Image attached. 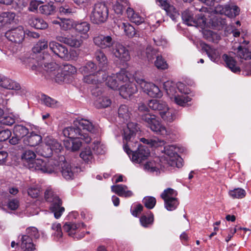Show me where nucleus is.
<instances>
[{
	"instance_id": "41",
	"label": "nucleus",
	"mask_w": 251,
	"mask_h": 251,
	"mask_svg": "<svg viewBox=\"0 0 251 251\" xmlns=\"http://www.w3.org/2000/svg\"><path fill=\"white\" fill-rule=\"evenodd\" d=\"M39 10L43 14L50 15L54 13L55 7L52 3H48V4L40 6Z\"/></svg>"
},
{
	"instance_id": "46",
	"label": "nucleus",
	"mask_w": 251,
	"mask_h": 251,
	"mask_svg": "<svg viewBox=\"0 0 251 251\" xmlns=\"http://www.w3.org/2000/svg\"><path fill=\"white\" fill-rule=\"evenodd\" d=\"M65 74L69 79H71V76L76 72V68L70 64L64 65L62 68H61Z\"/></svg>"
},
{
	"instance_id": "59",
	"label": "nucleus",
	"mask_w": 251,
	"mask_h": 251,
	"mask_svg": "<svg viewBox=\"0 0 251 251\" xmlns=\"http://www.w3.org/2000/svg\"><path fill=\"white\" fill-rule=\"evenodd\" d=\"M27 193L31 198H37L40 195V188L37 186H31L28 189Z\"/></svg>"
},
{
	"instance_id": "62",
	"label": "nucleus",
	"mask_w": 251,
	"mask_h": 251,
	"mask_svg": "<svg viewBox=\"0 0 251 251\" xmlns=\"http://www.w3.org/2000/svg\"><path fill=\"white\" fill-rule=\"evenodd\" d=\"M167 14L172 19H174L175 16L177 14V11L176 8L173 5L170 3L164 9Z\"/></svg>"
},
{
	"instance_id": "19",
	"label": "nucleus",
	"mask_w": 251,
	"mask_h": 251,
	"mask_svg": "<svg viewBox=\"0 0 251 251\" xmlns=\"http://www.w3.org/2000/svg\"><path fill=\"white\" fill-rule=\"evenodd\" d=\"M42 141V136L32 131L31 132H29V134L24 138V139L22 141V143L25 147L27 146L35 147L39 145Z\"/></svg>"
},
{
	"instance_id": "31",
	"label": "nucleus",
	"mask_w": 251,
	"mask_h": 251,
	"mask_svg": "<svg viewBox=\"0 0 251 251\" xmlns=\"http://www.w3.org/2000/svg\"><path fill=\"white\" fill-rule=\"evenodd\" d=\"M160 116L165 123H171L176 118V111L168 107L167 110L160 113Z\"/></svg>"
},
{
	"instance_id": "27",
	"label": "nucleus",
	"mask_w": 251,
	"mask_h": 251,
	"mask_svg": "<svg viewBox=\"0 0 251 251\" xmlns=\"http://www.w3.org/2000/svg\"><path fill=\"white\" fill-rule=\"evenodd\" d=\"M111 190L120 197H129L133 194L131 191L127 190V187L125 185H113Z\"/></svg>"
},
{
	"instance_id": "24",
	"label": "nucleus",
	"mask_w": 251,
	"mask_h": 251,
	"mask_svg": "<svg viewBox=\"0 0 251 251\" xmlns=\"http://www.w3.org/2000/svg\"><path fill=\"white\" fill-rule=\"evenodd\" d=\"M148 106L152 110L158 111L159 115L161 112L167 110L168 107L165 102L157 100H150L148 103Z\"/></svg>"
},
{
	"instance_id": "21",
	"label": "nucleus",
	"mask_w": 251,
	"mask_h": 251,
	"mask_svg": "<svg viewBox=\"0 0 251 251\" xmlns=\"http://www.w3.org/2000/svg\"><path fill=\"white\" fill-rule=\"evenodd\" d=\"M119 93L124 99L130 98L133 94L137 92V88L135 84L132 83H126L120 86Z\"/></svg>"
},
{
	"instance_id": "9",
	"label": "nucleus",
	"mask_w": 251,
	"mask_h": 251,
	"mask_svg": "<svg viewBox=\"0 0 251 251\" xmlns=\"http://www.w3.org/2000/svg\"><path fill=\"white\" fill-rule=\"evenodd\" d=\"M40 234L35 227H29L26 229V234L23 235L21 238V247L24 251H34L35 245L33 243L32 238L38 239Z\"/></svg>"
},
{
	"instance_id": "44",
	"label": "nucleus",
	"mask_w": 251,
	"mask_h": 251,
	"mask_svg": "<svg viewBox=\"0 0 251 251\" xmlns=\"http://www.w3.org/2000/svg\"><path fill=\"white\" fill-rule=\"evenodd\" d=\"M203 37L209 42H216L220 40V36L213 31L206 30L203 32Z\"/></svg>"
},
{
	"instance_id": "4",
	"label": "nucleus",
	"mask_w": 251,
	"mask_h": 251,
	"mask_svg": "<svg viewBox=\"0 0 251 251\" xmlns=\"http://www.w3.org/2000/svg\"><path fill=\"white\" fill-rule=\"evenodd\" d=\"M141 120L152 131L164 137L169 135L171 131L162 125L154 115L150 112L139 114Z\"/></svg>"
},
{
	"instance_id": "23",
	"label": "nucleus",
	"mask_w": 251,
	"mask_h": 251,
	"mask_svg": "<svg viewBox=\"0 0 251 251\" xmlns=\"http://www.w3.org/2000/svg\"><path fill=\"white\" fill-rule=\"evenodd\" d=\"M181 85H183V84L181 83L176 85L174 82L167 81L164 83L163 87L166 90L167 94L171 98L173 99L176 93V88H177L181 93H182V90L180 89V87Z\"/></svg>"
},
{
	"instance_id": "39",
	"label": "nucleus",
	"mask_w": 251,
	"mask_h": 251,
	"mask_svg": "<svg viewBox=\"0 0 251 251\" xmlns=\"http://www.w3.org/2000/svg\"><path fill=\"white\" fill-rule=\"evenodd\" d=\"M118 115L123 122H127L130 119V113L126 105H121L118 109Z\"/></svg>"
},
{
	"instance_id": "53",
	"label": "nucleus",
	"mask_w": 251,
	"mask_h": 251,
	"mask_svg": "<svg viewBox=\"0 0 251 251\" xmlns=\"http://www.w3.org/2000/svg\"><path fill=\"white\" fill-rule=\"evenodd\" d=\"M80 157L86 162L88 163L93 159V154L90 148H85L80 153Z\"/></svg>"
},
{
	"instance_id": "51",
	"label": "nucleus",
	"mask_w": 251,
	"mask_h": 251,
	"mask_svg": "<svg viewBox=\"0 0 251 251\" xmlns=\"http://www.w3.org/2000/svg\"><path fill=\"white\" fill-rule=\"evenodd\" d=\"M154 65L157 69L160 70H165L168 67V64L161 55L157 56Z\"/></svg>"
},
{
	"instance_id": "30",
	"label": "nucleus",
	"mask_w": 251,
	"mask_h": 251,
	"mask_svg": "<svg viewBox=\"0 0 251 251\" xmlns=\"http://www.w3.org/2000/svg\"><path fill=\"white\" fill-rule=\"evenodd\" d=\"M15 14L11 12H3L0 15V28L10 24L14 20Z\"/></svg>"
},
{
	"instance_id": "20",
	"label": "nucleus",
	"mask_w": 251,
	"mask_h": 251,
	"mask_svg": "<svg viewBox=\"0 0 251 251\" xmlns=\"http://www.w3.org/2000/svg\"><path fill=\"white\" fill-rule=\"evenodd\" d=\"M73 29L77 33L82 36L83 39H87L88 32L90 30V24L85 21L75 22L72 25Z\"/></svg>"
},
{
	"instance_id": "17",
	"label": "nucleus",
	"mask_w": 251,
	"mask_h": 251,
	"mask_svg": "<svg viewBox=\"0 0 251 251\" xmlns=\"http://www.w3.org/2000/svg\"><path fill=\"white\" fill-rule=\"evenodd\" d=\"M61 166L62 176L68 180L73 179L78 170L80 169L77 167L72 166L67 162H63L61 164Z\"/></svg>"
},
{
	"instance_id": "43",
	"label": "nucleus",
	"mask_w": 251,
	"mask_h": 251,
	"mask_svg": "<svg viewBox=\"0 0 251 251\" xmlns=\"http://www.w3.org/2000/svg\"><path fill=\"white\" fill-rule=\"evenodd\" d=\"M176 103L181 106H185L187 102L190 101L191 99L185 95H175L173 98Z\"/></svg>"
},
{
	"instance_id": "63",
	"label": "nucleus",
	"mask_w": 251,
	"mask_h": 251,
	"mask_svg": "<svg viewBox=\"0 0 251 251\" xmlns=\"http://www.w3.org/2000/svg\"><path fill=\"white\" fill-rule=\"evenodd\" d=\"M92 148L93 151L97 154H103L104 152V147L99 141H95L93 143Z\"/></svg>"
},
{
	"instance_id": "11",
	"label": "nucleus",
	"mask_w": 251,
	"mask_h": 251,
	"mask_svg": "<svg viewBox=\"0 0 251 251\" xmlns=\"http://www.w3.org/2000/svg\"><path fill=\"white\" fill-rule=\"evenodd\" d=\"M136 82L139 84L144 92L151 97H159L161 93L159 88L152 83L146 82L144 79L135 77Z\"/></svg>"
},
{
	"instance_id": "52",
	"label": "nucleus",
	"mask_w": 251,
	"mask_h": 251,
	"mask_svg": "<svg viewBox=\"0 0 251 251\" xmlns=\"http://www.w3.org/2000/svg\"><path fill=\"white\" fill-rule=\"evenodd\" d=\"M38 153L41 156L48 158L52 155L53 151L50 148L47 144L45 143V145L43 146L42 149L38 151Z\"/></svg>"
},
{
	"instance_id": "5",
	"label": "nucleus",
	"mask_w": 251,
	"mask_h": 251,
	"mask_svg": "<svg viewBox=\"0 0 251 251\" xmlns=\"http://www.w3.org/2000/svg\"><path fill=\"white\" fill-rule=\"evenodd\" d=\"M48 46L47 41H39L33 48L32 57L29 58V62L32 64L31 65L32 70L37 71H41V68H43V66H44V61L42 59L43 56L48 53L45 52L41 53L40 52L42 50L47 49Z\"/></svg>"
},
{
	"instance_id": "56",
	"label": "nucleus",
	"mask_w": 251,
	"mask_h": 251,
	"mask_svg": "<svg viewBox=\"0 0 251 251\" xmlns=\"http://www.w3.org/2000/svg\"><path fill=\"white\" fill-rule=\"evenodd\" d=\"M146 55L149 61H152L155 58H157L159 54L155 49L151 47L147 48L146 49Z\"/></svg>"
},
{
	"instance_id": "8",
	"label": "nucleus",
	"mask_w": 251,
	"mask_h": 251,
	"mask_svg": "<svg viewBox=\"0 0 251 251\" xmlns=\"http://www.w3.org/2000/svg\"><path fill=\"white\" fill-rule=\"evenodd\" d=\"M58 165V162L53 159H50L47 161L37 159L33 164H30L29 169L43 173L52 174L56 171Z\"/></svg>"
},
{
	"instance_id": "34",
	"label": "nucleus",
	"mask_w": 251,
	"mask_h": 251,
	"mask_svg": "<svg viewBox=\"0 0 251 251\" xmlns=\"http://www.w3.org/2000/svg\"><path fill=\"white\" fill-rule=\"evenodd\" d=\"M223 58L225 61L227 66L232 72L235 73L240 72V68L236 66V62L232 57L229 56L226 54H224L223 56Z\"/></svg>"
},
{
	"instance_id": "26",
	"label": "nucleus",
	"mask_w": 251,
	"mask_h": 251,
	"mask_svg": "<svg viewBox=\"0 0 251 251\" xmlns=\"http://www.w3.org/2000/svg\"><path fill=\"white\" fill-rule=\"evenodd\" d=\"M36 157L35 153L31 150L25 151L22 155V159L25 165L29 169L30 164H33Z\"/></svg>"
},
{
	"instance_id": "64",
	"label": "nucleus",
	"mask_w": 251,
	"mask_h": 251,
	"mask_svg": "<svg viewBox=\"0 0 251 251\" xmlns=\"http://www.w3.org/2000/svg\"><path fill=\"white\" fill-rule=\"evenodd\" d=\"M126 4V2H123L122 3L117 2L113 6V9L115 13L117 14H122L124 10L126 9V6L124 5V4Z\"/></svg>"
},
{
	"instance_id": "54",
	"label": "nucleus",
	"mask_w": 251,
	"mask_h": 251,
	"mask_svg": "<svg viewBox=\"0 0 251 251\" xmlns=\"http://www.w3.org/2000/svg\"><path fill=\"white\" fill-rule=\"evenodd\" d=\"M143 202L147 208L152 209L156 204V199L153 197H146L143 199Z\"/></svg>"
},
{
	"instance_id": "61",
	"label": "nucleus",
	"mask_w": 251,
	"mask_h": 251,
	"mask_svg": "<svg viewBox=\"0 0 251 251\" xmlns=\"http://www.w3.org/2000/svg\"><path fill=\"white\" fill-rule=\"evenodd\" d=\"M84 75L83 80L85 82L93 84L98 83L95 73Z\"/></svg>"
},
{
	"instance_id": "28",
	"label": "nucleus",
	"mask_w": 251,
	"mask_h": 251,
	"mask_svg": "<svg viewBox=\"0 0 251 251\" xmlns=\"http://www.w3.org/2000/svg\"><path fill=\"white\" fill-rule=\"evenodd\" d=\"M45 143L47 144L55 153L61 152L63 148L61 143L51 137L48 136L45 139Z\"/></svg>"
},
{
	"instance_id": "42",
	"label": "nucleus",
	"mask_w": 251,
	"mask_h": 251,
	"mask_svg": "<svg viewBox=\"0 0 251 251\" xmlns=\"http://www.w3.org/2000/svg\"><path fill=\"white\" fill-rule=\"evenodd\" d=\"M179 204L177 198H172L171 200L164 201V206L168 211L175 210Z\"/></svg>"
},
{
	"instance_id": "47",
	"label": "nucleus",
	"mask_w": 251,
	"mask_h": 251,
	"mask_svg": "<svg viewBox=\"0 0 251 251\" xmlns=\"http://www.w3.org/2000/svg\"><path fill=\"white\" fill-rule=\"evenodd\" d=\"M140 223L144 227H148L151 225L153 222V215L151 212L147 215H143L141 217Z\"/></svg>"
},
{
	"instance_id": "37",
	"label": "nucleus",
	"mask_w": 251,
	"mask_h": 251,
	"mask_svg": "<svg viewBox=\"0 0 251 251\" xmlns=\"http://www.w3.org/2000/svg\"><path fill=\"white\" fill-rule=\"evenodd\" d=\"M97 66L95 64L91 61H89L84 66L79 68V71L83 75H88L95 73L94 72Z\"/></svg>"
},
{
	"instance_id": "57",
	"label": "nucleus",
	"mask_w": 251,
	"mask_h": 251,
	"mask_svg": "<svg viewBox=\"0 0 251 251\" xmlns=\"http://www.w3.org/2000/svg\"><path fill=\"white\" fill-rule=\"evenodd\" d=\"M11 136V132L7 128L2 127L0 128V142H3L9 138Z\"/></svg>"
},
{
	"instance_id": "22",
	"label": "nucleus",
	"mask_w": 251,
	"mask_h": 251,
	"mask_svg": "<svg viewBox=\"0 0 251 251\" xmlns=\"http://www.w3.org/2000/svg\"><path fill=\"white\" fill-rule=\"evenodd\" d=\"M0 86L15 91L20 90L22 88L19 83L5 76H0Z\"/></svg>"
},
{
	"instance_id": "58",
	"label": "nucleus",
	"mask_w": 251,
	"mask_h": 251,
	"mask_svg": "<svg viewBox=\"0 0 251 251\" xmlns=\"http://www.w3.org/2000/svg\"><path fill=\"white\" fill-rule=\"evenodd\" d=\"M101 68V70H100L95 74L98 83L106 81V78L108 76L105 72L107 68L105 69H104L103 68Z\"/></svg>"
},
{
	"instance_id": "14",
	"label": "nucleus",
	"mask_w": 251,
	"mask_h": 251,
	"mask_svg": "<svg viewBox=\"0 0 251 251\" xmlns=\"http://www.w3.org/2000/svg\"><path fill=\"white\" fill-rule=\"evenodd\" d=\"M176 150V148L175 146L167 145L164 147L163 151L165 155L164 158L170 166H173L176 164L177 167H179L176 162V159L178 157Z\"/></svg>"
},
{
	"instance_id": "45",
	"label": "nucleus",
	"mask_w": 251,
	"mask_h": 251,
	"mask_svg": "<svg viewBox=\"0 0 251 251\" xmlns=\"http://www.w3.org/2000/svg\"><path fill=\"white\" fill-rule=\"evenodd\" d=\"M106 83L108 87L113 90L117 89L119 86V83L115 75L107 76L106 79Z\"/></svg>"
},
{
	"instance_id": "55",
	"label": "nucleus",
	"mask_w": 251,
	"mask_h": 251,
	"mask_svg": "<svg viewBox=\"0 0 251 251\" xmlns=\"http://www.w3.org/2000/svg\"><path fill=\"white\" fill-rule=\"evenodd\" d=\"M41 100L44 104L50 107H55L56 103V101L54 100L45 95H42Z\"/></svg>"
},
{
	"instance_id": "33",
	"label": "nucleus",
	"mask_w": 251,
	"mask_h": 251,
	"mask_svg": "<svg viewBox=\"0 0 251 251\" xmlns=\"http://www.w3.org/2000/svg\"><path fill=\"white\" fill-rule=\"evenodd\" d=\"M202 50L206 52V54L212 61L217 62L219 60L220 53L217 50L212 48L207 44H205L204 46L202 47Z\"/></svg>"
},
{
	"instance_id": "13",
	"label": "nucleus",
	"mask_w": 251,
	"mask_h": 251,
	"mask_svg": "<svg viewBox=\"0 0 251 251\" xmlns=\"http://www.w3.org/2000/svg\"><path fill=\"white\" fill-rule=\"evenodd\" d=\"M25 32L22 26H19L7 31L5 37L12 42L21 43L25 37Z\"/></svg>"
},
{
	"instance_id": "3",
	"label": "nucleus",
	"mask_w": 251,
	"mask_h": 251,
	"mask_svg": "<svg viewBox=\"0 0 251 251\" xmlns=\"http://www.w3.org/2000/svg\"><path fill=\"white\" fill-rule=\"evenodd\" d=\"M42 59L44 61V66L42 68L48 73L50 76L54 78L56 82H69V78L65 75L58 65L52 61V57L49 54H46L43 56Z\"/></svg>"
},
{
	"instance_id": "48",
	"label": "nucleus",
	"mask_w": 251,
	"mask_h": 251,
	"mask_svg": "<svg viewBox=\"0 0 251 251\" xmlns=\"http://www.w3.org/2000/svg\"><path fill=\"white\" fill-rule=\"evenodd\" d=\"M229 195L233 199H242L246 196L245 191L242 188H236L229 191Z\"/></svg>"
},
{
	"instance_id": "36",
	"label": "nucleus",
	"mask_w": 251,
	"mask_h": 251,
	"mask_svg": "<svg viewBox=\"0 0 251 251\" xmlns=\"http://www.w3.org/2000/svg\"><path fill=\"white\" fill-rule=\"evenodd\" d=\"M30 25L37 29H44L48 27V24L42 19L34 17L29 21Z\"/></svg>"
},
{
	"instance_id": "60",
	"label": "nucleus",
	"mask_w": 251,
	"mask_h": 251,
	"mask_svg": "<svg viewBox=\"0 0 251 251\" xmlns=\"http://www.w3.org/2000/svg\"><path fill=\"white\" fill-rule=\"evenodd\" d=\"M15 122L14 118L10 116H4L2 115L0 117V123L3 125L7 126H11Z\"/></svg>"
},
{
	"instance_id": "38",
	"label": "nucleus",
	"mask_w": 251,
	"mask_h": 251,
	"mask_svg": "<svg viewBox=\"0 0 251 251\" xmlns=\"http://www.w3.org/2000/svg\"><path fill=\"white\" fill-rule=\"evenodd\" d=\"M177 192L171 188H168L165 189L160 195L161 198L164 201L171 200L172 198H177Z\"/></svg>"
},
{
	"instance_id": "1",
	"label": "nucleus",
	"mask_w": 251,
	"mask_h": 251,
	"mask_svg": "<svg viewBox=\"0 0 251 251\" xmlns=\"http://www.w3.org/2000/svg\"><path fill=\"white\" fill-rule=\"evenodd\" d=\"M137 131V125L136 123L129 122L126 124V127L123 128L124 140L127 142L124 146V149L126 153L130 156L132 153V161L136 163H141L146 160L150 155V152L148 148L142 145H138V149L132 151L129 147L132 145V143H138L136 141H134L135 134Z\"/></svg>"
},
{
	"instance_id": "29",
	"label": "nucleus",
	"mask_w": 251,
	"mask_h": 251,
	"mask_svg": "<svg viewBox=\"0 0 251 251\" xmlns=\"http://www.w3.org/2000/svg\"><path fill=\"white\" fill-rule=\"evenodd\" d=\"M82 35H68L67 38L66 45L69 46L79 48L83 43Z\"/></svg>"
},
{
	"instance_id": "40",
	"label": "nucleus",
	"mask_w": 251,
	"mask_h": 251,
	"mask_svg": "<svg viewBox=\"0 0 251 251\" xmlns=\"http://www.w3.org/2000/svg\"><path fill=\"white\" fill-rule=\"evenodd\" d=\"M123 28L126 34L130 38L139 36L135 28L129 24L123 23Z\"/></svg>"
},
{
	"instance_id": "50",
	"label": "nucleus",
	"mask_w": 251,
	"mask_h": 251,
	"mask_svg": "<svg viewBox=\"0 0 251 251\" xmlns=\"http://www.w3.org/2000/svg\"><path fill=\"white\" fill-rule=\"evenodd\" d=\"M237 55L241 58L245 60L251 59V55L247 49H243L241 46L237 48Z\"/></svg>"
},
{
	"instance_id": "25",
	"label": "nucleus",
	"mask_w": 251,
	"mask_h": 251,
	"mask_svg": "<svg viewBox=\"0 0 251 251\" xmlns=\"http://www.w3.org/2000/svg\"><path fill=\"white\" fill-rule=\"evenodd\" d=\"M209 26L217 30L222 29L226 25L225 19L219 15L212 16L209 22Z\"/></svg>"
},
{
	"instance_id": "2",
	"label": "nucleus",
	"mask_w": 251,
	"mask_h": 251,
	"mask_svg": "<svg viewBox=\"0 0 251 251\" xmlns=\"http://www.w3.org/2000/svg\"><path fill=\"white\" fill-rule=\"evenodd\" d=\"M74 126L63 129L64 136L71 139L79 138L86 144L90 143L92 138L88 132L94 133L96 131L92 123L84 119H77L74 121Z\"/></svg>"
},
{
	"instance_id": "12",
	"label": "nucleus",
	"mask_w": 251,
	"mask_h": 251,
	"mask_svg": "<svg viewBox=\"0 0 251 251\" xmlns=\"http://www.w3.org/2000/svg\"><path fill=\"white\" fill-rule=\"evenodd\" d=\"M29 129L22 125H15L13 128V136L9 140L10 144L16 145L19 144L24 138L29 134Z\"/></svg>"
},
{
	"instance_id": "18",
	"label": "nucleus",
	"mask_w": 251,
	"mask_h": 251,
	"mask_svg": "<svg viewBox=\"0 0 251 251\" xmlns=\"http://www.w3.org/2000/svg\"><path fill=\"white\" fill-rule=\"evenodd\" d=\"M94 42L96 45L101 49L110 48L114 43V39L110 36L100 35L95 37Z\"/></svg>"
},
{
	"instance_id": "49",
	"label": "nucleus",
	"mask_w": 251,
	"mask_h": 251,
	"mask_svg": "<svg viewBox=\"0 0 251 251\" xmlns=\"http://www.w3.org/2000/svg\"><path fill=\"white\" fill-rule=\"evenodd\" d=\"M111 100L106 97L99 98L96 102V105L98 108H105L110 105Z\"/></svg>"
},
{
	"instance_id": "7",
	"label": "nucleus",
	"mask_w": 251,
	"mask_h": 251,
	"mask_svg": "<svg viewBox=\"0 0 251 251\" xmlns=\"http://www.w3.org/2000/svg\"><path fill=\"white\" fill-rule=\"evenodd\" d=\"M45 200L51 203L50 206L51 211L54 213L55 218L58 219L64 211V208L61 206L62 201L59 197L50 189H47L45 192Z\"/></svg>"
},
{
	"instance_id": "16",
	"label": "nucleus",
	"mask_w": 251,
	"mask_h": 251,
	"mask_svg": "<svg viewBox=\"0 0 251 251\" xmlns=\"http://www.w3.org/2000/svg\"><path fill=\"white\" fill-rule=\"evenodd\" d=\"M49 46L55 54L61 58H67L69 56L68 49L64 46L55 41L50 42Z\"/></svg>"
},
{
	"instance_id": "35",
	"label": "nucleus",
	"mask_w": 251,
	"mask_h": 251,
	"mask_svg": "<svg viewBox=\"0 0 251 251\" xmlns=\"http://www.w3.org/2000/svg\"><path fill=\"white\" fill-rule=\"evenodd\" d=\"M95 57L99 62L100 67L104 69L107 68L108 60L104 53L100 50L95 52Z\"/></svg>"
},
{
	"instance_id": "15",
	"label": "nucleus",
	"mask_w": 251,
	"mask_h": 251,
	"mask_svg": "<svg viewBox=\"0 0 251 251\" xmlns=\"http://www.w3.org/2000/svg\"><path fill=\"white\" fill-rule=\"evenodd\" d=\"M115 57L126 62L130 60V56L128 50L121 44H117L112 51Z\"/></svg>"
},
{
	"instance_id": "10",
	"label": "nucleus",
	"mask_w": 251,
	"mask_h": 251,
	"mask_svg": "<svg viewBox=\"0 0 251 251\" xmlns=\"http://www.w3.org/2000/svg\"><path fill=\"white\" fill-rule=\"evenodd\" d=\"M193 16L192 12L188 10H185L182 13V19L185 24L189 26L204 28L206 24L205 16L201 13L196 14L195 18Z\"/></svg>"
},
{
	"instance_id": "6",
	"label": "nucleus",
	"mask_w": 251,
	"mask_h": 251,
	"mask_svg": "<svg viewBox=\"0 0 251 251\" xmlns=\"http://www.w3.org/2000/svg\"><path fill=\"white\" fill-rule=\"evenodd\" d=\"M108 8L104 2H99L93 6L90 18L94 24L100 25L106 22L108 17Z\"/></svg>"
},
{
	"instance_id": "32",
	"label": "nucleus",
	"mask_w": 251,
	"mask_h": 251,
	"mask_svg": "<svg viewBox=\"0 0 251 251\" xmlns=\"http://www.w3.org/2000/svg\"><path fill=\"white\" fill-rule=\"evenodd\" d=\"M85 226L84 223L76 224L72 223H66L63 226V230L68 233L70 236H73L76 232V230L78 228L82 226L84 227Z\"/></svg>"
}]
</instances>
